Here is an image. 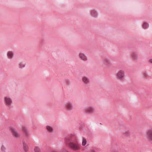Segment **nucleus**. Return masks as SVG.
<instances>
[{
	"instance_id": "nucleus-1",
	"label": "nucleus",
	"mask_w": 152,
	"mask_h": 152,
	"mask_svg": "<svg viewBox=\"0 0 152 152\" xmlns=\"http://www.w3.org/2000/svg\"><path fill=\"white\" fill-rule=\"evenodd\" d=\"M69 141L68 139H66V144L69 145L70 148L74 150H77L80 149V145L78 143L69 142Z\"/></svg>"
},
{
	"instance_id": "nucleus-2",
	"label": "nucleus",
	"mask_w": 152,
	"mask_h": 152,
	"mask_svg": "<svg viewBox=\"0 0 152 152\" xmlns=\"http://www.w3.org/2000/svg\"><path fill=\"white\" fill-rule=\"evenodd\" d=\"M147 138L149 140H152V130H149L147 132Z\"/></svg>"
},
{
	"instance_id": "nucleus-3",
	"label": "nucleus",
	"mask_w": 152,
	"mask_h": 152,
	"mask_svg": "<svg viewBox=\"0 0 152 152\" xmlns=\"http://www.w3.org/2000/svg\"><path fill=\"white\" fill-rule=\"evenodd\" d=\"M4 100L6 105L10 106L12 102L11 99L9 97H5Z\"/></svg>"
},
{
	"instance_id": "nucleus-4",
	"label": "nucleus",
	"mask_w": 152,
	"mask_h": 152,
	"mask_svg": "<svg viewBox=\"0 0 152 152\" xmlns=\"http://www.w3.org/2000/svg\"><path fill=\"white\" fill-rule=\"evenodd\" d=\"M10 129L12 133V134L14 136L16 137H17L19 136V134L16 131L15 129L12 128H10Z\"/></svg>"
},
{
	"instance_id": "nucleus-5",
	"label": "nucleus",
	"mask_w": 152,
	"mask_h": 152,
	"mask_svg": "<svg viewBox=\"0 0 152 152\" xmlns=\"http://www.w3.org/2000/svg\"><path fill=\"white\" fill-rule=\"evenodd\" d=\"M124 72L122 71H120L117 74V76L120 79L124 76Z\"/></svg>"
},
{
	"instance_id": "nucleus-6",
	"label": "nucleus",
	"mask_w": 152,
	"mask_h": 152,
	"mask_svg": "<svg viewBox=\"0 0 152 152\" xmlns=\"http://www.w3.org/2000/svg\"><path fill=\"white\" fill-rule=\"evenodd\" d=\"M80 57L83 60H86L87 59L85 56L82 53H80L79 54Z\"/></svg>"
},
{
	"instance_id": "nucleus-7",
	"label": "nucleus",
	"mask_w": 152,
	"mask_h": 152,
	"mask_svg": "<svg viewBox=\"0 0 152 152\" xmlns=\"http://www.w3.org/2000/svg\"><path fill=\"white\" fill-rule=\"evenodd\" d=\"M24 149L25 151H28V146L24 142L23 143Z\"/></svg>"
},
{
	"instance_id": "nucleus-8",
	"label": "nucleus",
	"mask_w": 152,
	"mask_h": 152,
	"mask_svg": "<svg viewBox=\"0 0 152 152\" xmlns=\"http://www.w3.org/2000/svg\"><path fill=\"white\" fill-rule=\"evenodd\" d=\"M22 130L24 132V134L26 135H27L28 134L27 131L25 127L22 126Z\"/></svg>"
},
{
	"instance_id": "nucleus-9",
	"label": "nucleus",
	"mask_w": 152,
	"mask_h": 152,
	"mask_svg": "<svg viewBox=\"0 0 152 152\" xmlns=\"http://www.w3.org/2000/svg\"><path fill=\"white\" fill-rule=\"evenodd\" d=\"M91 15H92L94 17H96L97 16V14L96 13V12L94 10H92L91 12Z\"/></svg>"
},
{
	"instance_id": "nucleus-10",
	"label": "nucleus",
	"mask_w": 152,
	"mask_h": 152,
	"mask_svg": "<svg viewBox=\"0 0 152 152\" xmlns=\"http://www.w3.org/2000/svg\"><path fill=\"white\" fill-rule=\"evenodd\" d=\"M83 80L85 83H87L89 82L88 79L86 77H83Z\"/></svg>"
},
{
	"instance_id": "nucleus-11",
	"label": "nucleus",
	"mask_w": 152,
	"mask_h": 152,
	"mask_svg": "<svg viewBox=\"0 0 152 152\" xmlns=\"http://www.w3.org/2000/svg\"><path fill=\"white\" fill-rule=\"evenodd\" d=\"M94 110L91 107L88 108L86 110L87 113H91Z\"/></svg>"
},
{
	"instance_id": "nucleus-12",
	"label": "nucleus",
	"mask_w": 152,
	"mask_h": 152,
	"mask_svg": "<svg viewBox=\"0 0 152 152\" xmlns=\"http://www.w3.org/2000/svg\"><path fill=\"white\" fill-rule=\"evenodd\" d=\"M13 54L12 52L9 51L7 53L8 57L10 58H12L13 56Z\"/></svg>"
},
{
	"instance_id": "nucleus-13",
	"label": "nucleus",
	"mask_w": 152,
	"mask_h": 152,
	"mask_svg": "<svg viewBox=\"0 0 152 152\" xmlns=\"http://www.w3.org/2000/svg\"><path fill=\"white\" fill-rule=\"evenodd\" d=\"M47 129L49 132H51L53 131L52 128L50 126H46Z\"/></svg>"
},
{
	"instance_id": "nucleus-14",
	"label": "nucleus",
	"mask_w": 152,
	"mask_h": 152,
	"mask_svg": "<svg viewBox=\"0 0 152 152\" xmlns=\"http://www.w3.org/2000/svg\"><path fill=\"white\" fill-rule=\"evenodd\" d=\"M72 105L71 104L69 103L67 104L66 106L67 109L68 110H70L72 109Z\"/></svg>"
},
{
	"instance_id": "nucleus-15",
	"label": "nucleus",
	"mask_w": 152,
	"mask_h": 152,
	"mask_svg": "<svg viewBox=\"0 0 152 152\" xmlns=\"http://www.w3.org/2000/svg\"><path fill=\"white\" fill-rule=\"evenodd\" d=\"M86 140L84 138H83L82 145L83 146H85L86 144Z\"/></svg>"
},
{
	"instance_id": "nucleus-16",
	"label": "nucleus",
	"mask_w": 152,
	"mask_h": 152,
	"mask_svg": "<svg viewBox=\"0 0 152 152\" xmlns=\"http://www.w3.org/2000/svg\"><path fill=\"white\" fill-rule=\"evenodd\" d=\"M34 151L35 152H40L39 148L37 146L35 147Z\"/></svg>"
},
{
	"instance_id": "nucleus-17",
	"label": "nucleus",
	"mask_w": 152,
	"mask_h": 152,
	"mask_svg": "<svg viewBox=\"0 0 152 152\" xmlns=\"http://www.w3.org/2000/svg\"><path fill=\"white\" fill-rule=\"evenodd\" d=\"M148 24L147 23H144L142 25V27L144 29L147 28H148Z\"/></svg>"
},
{
	"instance_id": "nucleus-18",
	"label": "nucleus",
	"mask_w": 152,
	"mask_h": 152,
	"mask_svg": "<svg viewBox=\"0 0 152 152\" xmlns=\"http://www.w3.org/2000/svg\"><path fill=\"white\" fill-rule=\"evenodd\" d=\"M1 150L2 151H4L5 150V148L4 146L2 145L1 148Z\"/></svg>"
},
{
	"instance_id": "nucleus-19",
	"label": "nucleus",
	"mask_w": 152,
	"mask_h": 152,
	"mask_svg": "<svg viewBox=\"0 0 152 152\" xmlns=\"http://www.w3.org/2000/svg\"><path fill=\"white\" fill-rule=\"evenodd\" d=\"M21 64H20V67H24V65H23L22 66H21Z\"/></svg>"
},
{
	"instance_id": "nucleus-20",
	"label": "nucleus",
	"mask_w": 152,
	"mask_h": 152,
	"mask_svg": "<svg viewBox=\"0 0 152 152\" xmlns=\"http://www.w3.org/2000/svg\"><path fill=\"white\" fill-rule=\"evenodd\" d=\"M150 61L151 63H152V59H150Z\"/></svg>"
},
{
	"instance_id": "nucleus-21",
	"label": "nucleus",
	"mask_w": 152,
	"mask_h": 152,
	"mask_svg": "<svg viewBox=\"0 0 152 152\" xmlns=\"http://www.w3.org/2000/svg\"><path fill=\"white\" fill-rule=\"evenodd\" d=\"M132 56H133V57H134V54L132 55Z\"/></svg>"
},
{
	"instance_id": "nucleus-22",
	"label": "nucleus",
	"mask_w": 152,
	"mask_h": 152,
	"mask_svg": "<svg viewBox=\"0 0 152 152\" xmlns=\"http://www.w3.org/2000/svg\"><path fill=\"white\" fill-rule=\"evenodd\" d=\"M91 152H95L94 151H92Z\"/></svg>"
}]
</instances>
